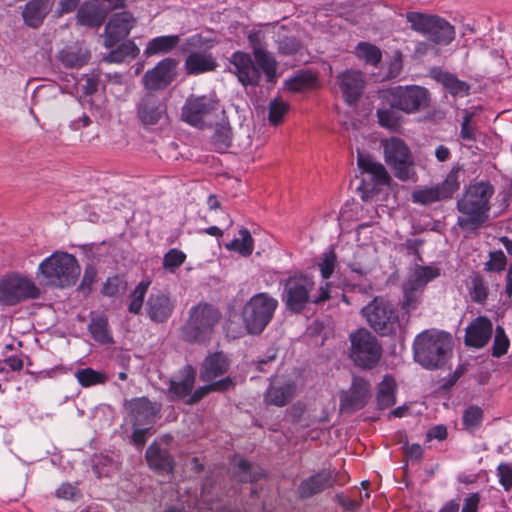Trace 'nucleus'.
<instances>
[{"instance_id": "obj_18", "label": "nucleus", "mask_w": 512, "mask_h": 512, "mask_svg": "<svg viewBox=\"0 0 512 512\" xmlns=\"http://www.w3.org/2000/svg\"><path fill=\"white\" fill-rule=\"evenodd\" d=\"M178 61L174 58H165L148 70L143 76L144 86L149 90H162L172 83L176 77Z\"/></svg>"}, {"instance_id": "obj_63", "label": "nucleus", "mask_w": 512, "mask_h": 512, "mask_svg": "<svg viewBox=\"0 0 512 512\" xmlns=\"http://www.w3.org/2000/svg\"><path fill=\"white\" fill-rule=\"evenodd\" d=\"M480 502V496L478 493H472L465 498V502L461 512H477L478 505Z\"/></svg>"}, {"instance_id": "obj_49", "label": "nucleus", "mask_w": 512, "mask_h": 512, "mask_svg": "<svg viewBox=\"0 0 512 512\" xmlns=\"http://www.w3.org/2000/svg\"><path fill=\"white\" fill-rule=\"evenodd\" d=\"M509 345L510 341L505 333L504 328L501 326H497L493 340L492 356L500 358L501 356L507 353Z\"/></svg>"}, {"instance_id": "obj_3", "label": "nucleus", "mask_w": 512, "mask_h": 512, "mask_svg": "<svg viewBox=\"0 0 512 512\" xmlns=\"http://www.w3.org/2000/svg\"><path fill=\"white\" fill-rule=\"evenodd\" d=\"M452 346L453 341L449 333L424 331L414 340V359L427 369L438 368L445 364Z\"/></svg>"}, {"instance_id": "obj_33", "label": "nucleus", "mask_w": 512, "mask_h": 512, "mask_svg": "<svg viewBox=\"0 0 512 512\" xmlns=\"http://www.w3.org/2000/svg\"><path fill=\"white\" fill-rule=\"evenodd\" d=\"M146 460L149 466L156 471L169 473L173 469V461L169 452L161 449L156 443L147 448Z\"/></svg>"}, {"instance_id": "obj_56", "label": "nucleus", "mask_w": 512, "mask_h": 512, "mask_svg": "<svg viewBox=\"0 0 512 512\" xmlns=\"http://www.w3.org/2000/svg\"><path fill=\"white\" fill-rule=\"evenodd\" d=\"M265 39H266V35L261 30L252 31L249 33L248 41L252 47L253 54L267 50Z\"/></svg>"}, {"instance_id": "obj_45", "label": "nucleus", "mask_w": 512, "mask_h": 512, "mask_svg": "<svg viewBox=\"0 0 512 512\" xmlns=\"http://www.w3.org/2000/svg\"><path fill=\"white\" fill-rule=\"evenodd\" d=\"M75 377L83 387H89L92 385L103 384L107 380V376L99 371L93 370L92 368L79 369L75 373Z\"/></svg>"}, {"instance_id": "obj_22", "label": "nucleus", "mask_w": 512, "mask_h": 512, "mask_svg": "<svg viewBox=\"0 0 512 512\" xmlns=\"http://www.w3.org/2000/svg\"><path fill=\"white\" fill-rule=\"evenodd\" d=\"M145 309L152 322L163 323L172 315L175 309V301L169 294L156 290L149 295Z\"/></svg>"}, {"instance_id": "obj_46", "label": "nucleus", "mask_w": 512, "mask_h": 512, "mask_svg": "<svg viewBox=\"0 0 512 512\" xmlns=\"http://www.w3.org/2000/svg\"><path fill=\"white\" fill-rule=\"evenodd\" d=\"M257 64L264 71L267 81L273 82L276 75L277 62L267 50L254 54Z\"/></svg>"}, {"instance_id": "obj_15", "label": "nucleus", "mask_w": 512, "mask_h": 512, "mask_svg": "<svg viewBox=\"0 0 512 512\" xmlns=\"http://www.w3.org/2000/svg\"><path fill=\"white\" fill-rule=\"evenodd\" d=\"M357 164L361 172L366 175L359 190L362 191V199L368 200L376 193L377 186L389 183L390 176L385 167L369 155L358 153Z\"/></svg>"}, {"instance_id": "obj_34", "label": "nucleus", "mask_w": 512, "mask_h": 512, "mask_svg": "<svg viewBox=\"0 0 512 512\" xmlns=\"http://www.w3.org/2000/svg\"><path fill=\"white\" fill-rule=\"evenodd\" d=\"M434 79L441 83L451 95L453 96H466L469 93V85L458 79L455 74L438 70L433 72Z\"/></svg>"}, {"instance_id": "obj_39", "label": "nucleus", "mask_w": 512, "mask_h": 512, "mask_svg": "<svg viewBox=\"0 0 512 512\" xmlns=\"http://www.w3.org/2000/svg\"><path fill=\"white\" fill-rule=\"evenodd\" d=\"M139 54V48L137 45L131 41L128 40L121 45H119L117 48L112 50L106 57L105 61L109 63H122L131 61L134 58H136Z\"/></svg>"}, {"instance_id": "obj_59", "label": "nucleus", "mask_w": 512, "mask_h": 512, "mask_svg": "<svg viewBox=\"0 0 512 512\" xmlns=\"http://www.w3.org/2000/svg\"><path fill=\"white\" fill-rule=\"evenodd\" d=\"M253 466L246 460H240L238 463V469L240 472L239 479L242 482H252L257 479L256 473H252Z\"/></svg>"}, {"instance_id": "obj_20", "label": "nucleus", "mask_w": 512, "mask_h": 512, "mask_svg": "<svg viewBox=\"0 0 512 512\" xmlns=\"http://www.w3.org/2000/svg\"><path fill=\"white\" fill-rule=\"evenodd\" d=\"M229 62L230 71L237 76L242 85L255 86L258 84L261 74L248 53L236 51L231 55Z\"/></svg>"}, {"instance_id": "obj_60", "label": "nucleus", "mask_w": 512, "mask_h": 512, "mask_svg": "<svg viewBox=\"0 0 512 512\" xmlns=\"http://www.w3.org/2000/svg\"><path fill=\"white\" fill-rule=\"evenodd\" d=\"M152 426H136L134 427V431L132 434V441L135 445L142 447L146 443V436L147 434H151Z\"/></svg>"}, {"instance_id": "obj_6", "label": "nucleus", "mask_w": 512, "mask_h": 512, "mask_svg": "<svg viewBox=\"0 0 512 512\" xmlns=\"http://www.w3.org/2000/svg\"><path fill=\"white\" fill-rule=\"evenodd\" d=\"M278 300L267 292L253 295L242 309V320L248 333L261 334L274 317Z\"/></svg>"}, {"instance_id": "obj_62", "label": "nucleus", "mask_w": 512, "mask_h": 512, "mask_svg": "<svg viewBox=\"0 0 512 512\" xmlns=\"http://www.w3.org/2000/svg\"><path fill=\"white\" fill-rule=\"evenodd\" d=\"M77 493V489L75 486L70 483H63L57 490L56 496L60 499L64 500H72L74 499Z\"/></svg>"}, {"instance_id": "obj_10", "label": "nucleus", "mask_w": 512, "mask_h": 512, "mask_svg": "<svg viewBox=\"0 0 512 512\" xmlns=\"http://www.w3.org/2000/svg\"><path fill=\"white\" fill-rule=\"evenodd\" d=\"M40 288L27 276L12 273L0 280V303L14 306L26 300L37 299Z\"/></svg>"}, {"instance_id": "obj_40", "label": "nucleus", "mask_w": 512, "mask_h": 512, "mask_svg": "<svg viewBox=\"0 0 512 512\" xmlns=\"http://www.w3.org/2000/svg\"><path fill=\"white\" fill-rule=\"evenodd\" d=\"M231 128L228 122L222 121L215 126L211 143L215 150L223 152L231 145Z\"/></svg>"}, {"instance_id": "obj_5", "label": "nucleus", "mask_w": 512, "mask_h": 512, "mask_svg": "<svg viewBox=\"0 0 512 512\" xmlns=\"http://www.w3.org/2000/svg\"><path fill=\"white\" fill-rule=\"evenodd\" d=\"M81 268L72 254L56 251L44 259L38 267V275L43 277L46 285L66 288L78 280Z\"/></svg>"}, {"instance_id": "obj_38", "label": "nucleus", "mask_w": 512, "mask_h": 512, "mask_svg": "<svg viewBox=\"0 0 512 512\" xmlns=\"http://www.w3.org/2000/svg\"><path fill=\"white\" fill-rule=\"evenodd\" d=\"M234 386V382L230 377L222 378L218 381L210 382L208 385L196 389L187 400L188 404H194L204 398L212 391L224 392Z\"/></svg>"}, {"instance_id": "obj_43", "label": "nucleus", "mask_w": 512, "mask_h": 512, "mask_svg": "<svg viewBox=\"0 0 512 512\" xmlns=\"http://www.w3.org/2000/svg\"><path fill=\"white\" fill-rule=\"evenodd\" d=\"M389 104H391L389 102ZM397 107L390 105L388 108H382L377 110V118L380 126L390 129L396 130L401 125V117L398 112Z\"/></svg>"}, {"instance_id": "obj_13", "label": "nucleus", "mask_w": 512, "mask_h": 512, "mask_svg": "<svg viewBox=\"0 0 512 512\" xmlns=\"http://www.w3.org/2000/svg\"><path fill=\"white\" fill-rule=\"evenodd\" d=\"M389 102L398 110L413 114L429 106V91L418 85L397 86L388 91Z\"/></svg>"}, {"instance_id": "obj_55", "label": "nucleus", "mask_w": 512, "mask_h": 512, "mask_svg": "<svg viewBox=\"0 0 512 512\" xmlns=\"http://www.w3.org/2000/svg\"><path fill=\"white\" fill-rule=\"evenodd\" d=\"M507 265V259L503 251L497 250L489 253V260L485 263V269L490 272H502Z\"/></svg>"}, {"instance_id": "obj_25", "label": "nucleus", "mask_w": 512, "mask_h": 512, "mask_svg": "<svg viewBox=\"0 0 512 512\" xmlns=\"http://www.w3.org/2000/svg\"><path fill=\"white\" fill-rule=\"evenodd\" d=\"M166 115V105L154 95H146L137 104V117L144 126L157 124Z\"/></svg>"}, {"instance_id": "obj_37", "label": "nucleus", "mask_w": 512, "mask_h": 512, "mask_svg": "<svg viewBox=\"0 0 512 512\" xmlns=\"http://www.w3.org/2000/svg\"><path fill=\"white\" fill-rule=\"evenodd\" d=\"M396 383L392 376L386 375L379 384L377 404L380 409H387L395 404Z\"/></svg>"}, {"instance_id": "obj_14", "label": "nucleus", "mask_w": 512, "mask_h": 512, "mask_svg": "<svg viewBox=\"0 0 512 512\" xmlns=\"http://www.w3.org/2000/svg\"><path fill=\"white\" fill-rule=\"evenodd\" d=\"M217 109V101L211 96H190L182 107L181 118L194 127L203 128L212 122Z\"/></svg>"}, {"instance_id": "obj_21", "label": "nucleus", "mask_w": 512, "mask_h": 512, "mask_svg": "<svg viewBox=\"0 0 512 512\" xmlns=\"http://www.w3.org/2000/svg\"><path fill=\"white\" fill-rule=\"evenodd\" d=\"M135 24L136 19L129 12L123 11L113 14L105 27V45L112 47L126 38Z\"/></svg>"}, {"instance_id": "obj_19", "label": "nucleus", "mask_w": 512, "mask_h": 512, "mask_svg": "<svg viewBox=\"0 0 512 512\" xmlns=\"http://www.w3.org/2000/svg\"><path fill=\"white\" fill-rule=\"evenodd\" d=\"M371 397L370 384L362 377H353L349 391L340 396V409L352 413L362 409Z\"/></svg>"}, {"instance_id": "obj_58", "label": "nucleus", "mask_w": 512, "mask_h": 512, "mask_svg": "<svg viewBox=\"0 0 512 512\" xmlns=\"http://www.w3.org/2000/svg\"><path fill=\"white\" fill-rule=\"evenodd\" d=\"M499 482L503 488L508 491L512 488V466L507 463H501L497 467Z\"/></svg>"}, {"instance_id": "obj_31", "label": "nucleus", "mask_w": 512, "mask_h": 512, "mask_svg": "<svg viewBox=\"0 0 512 512\" xmlns=\"http://www.w3.org/2000/svg\"><path fill=\"white\" fill-rule=\"evenodd\" d=\"M49 12V0H30L23 9L22 17L26 25L37 28Z\"/></svg>"}, {"instance_id": "obj_24", "label": "nucleus", "mask_w": 512, "mask_h": 512, "mask_svg": "<svg viewBox=\"0 0 512 512\" xmlns=\"http://www.w3.org/2000/svg\"><path fill=\"white\" fill-rule=\"evenodd\" d=\"M337 81L345 101L355 104L362 95L365 79L360 71L346 70L338 75Z\"/></svg>"}, {"instance_id": "obj_8", "label": "nucleus", "mask_w": 512, "mask_h": 512, "mask_svg": "<svg viewBox=\"0 0 512 512\" xmlns=\"http://www.w3.org/2000/svg\"><path fill=\"white\" fill-rule=\"evenodd\" d=\"M349 339V357L356 366L371 369L377 365L382 355V347L371 332L366 328H360L352 332Z\"/></svg>"}, {"instance_id": "obj_2", "label": "nucleus", "mask_w": 512, "mask_h": 512, "mask_svg": "<svg viewBox=\"0 0 512 512\" xmlns=\"http://www.w3.org/2000/svg\"><path fill=\"white\" fill-rule=\"evenodd\" d=\"M283 291L282 302L286 309L295 314L305 311L311 304H320L330 298L328 283L317 287L312 276L294 273L281 281Z\"/></svg>"}, {"instance_id": "obj_50", "label": "nucleus", "mask_w": 512, "mask_h": 512, "mask_svg": "<svg viewBox=\"0 0 512 512\" xmlns=\"http://www.w3.org/2000/svg\"><path fill=\"white\" fill-rule=\"evenodd\" d=\"M78 22L89 27H98L101 25L102 16L90 6L81 7L77 12Z\"/></svg>"}, {"instance_id": "obj_1", "label": "nucleus", "mask_w": 512, "mask_h": 512, "mask_svg": "<svg viewBox=\"0 0 512 512\" xmlns=\"http://www.w3.org/2000/svg\"><path fill=\"white\" fill-rule=\"evenodd\" d=\"M493 195L494 187L488 181L475 182L465 188L456 203L457 225L461 230L472 233L484 226L489 220Z\"/></svg>"}, {"instance_id": "obj_47", "label": "nucleus", "mask_w": 512, "mask_h": 512, "mask_svg": "<svg viewBox=\"0 0 512 512\" xmlns=\"http://www.w3.org/2000/svg\"><path fill=\"white\" fill-rule=\"evenodd\" d=\"M356 54L359 58H363L367 63L376 66L382 57L380 49L370 43L360 42L356 47Z\"/></svg>"}, {"instance_id": "obj_27", "label": "nucleus", "mask_w": 512, "mask_h": 512, "mask_svg": "<svg viewBox=\"0 0 512 512\" xmlns=\"http://www.w3.org/2000/svg\"><path fill=\"white\" fill-rule=\"evenodd\" d=\"M230 362L223 352H214L209 354L203 361L200 368V380L204 382H214L217 377L224 375L229 369Z\"/></svg>"}, {"instance_id": "obj_51", "label": "nucleus", "mask_w": 512, "mask_h": 512, "mask_svg": "<svg viewBox=\"0 0 512 512\" xmlns=\"http://www.w3.org/2000/svg\"><path fill=\"white\" fill-rule=\"evenodd\" d=\"M288 104L281 99H274L269 103L268 120L272 125H278L282 122L284 115L288 111Z\"/></svg>"}, {"instance_id": "obj_9", "label": "nucleus", "mask_w": 512, "mask_h": 512, "mask_svg": "<svg viewBox=\"0 0 512 512\" xmlns=\"http://www.w3.org/2000/svg\"><path fill=\"white\" fill-rule=\"evenodd\" d=\"M361 312L369 326L381 336L396 333L400 326L397 311L382 298H374Z\"/></svg>"}, {"instance_id": "obj_17", "label": "nucleus", "mask_w": 512, "mask_h": 512, "mask_svg": "<svg viewBox=\"0 0 512 512\" xmlns=\"http://www.w3.org/2000/svg\"><path fill=\"white\" fill-rule=\"evenodd\" d=\"M124 409L134 427L152 426L161 410V405L150 401L147 397H136L126 400Z\"/></svg>"}, {"instance_id": "obj_23", "label": "nucleus", "mask_w": 512, "mask_h": 512, "mask_svg": "<svg viewBox=\"0 0 512 512\" xmlns=\"http://www.w3.org/2000/svg\"><path fill=\"white\" fill-rule=\"evenodd\" d=\"M296 385L291 380L275 377L271 380L264 395V402L267 405L283 407L294 397Z\"/></svg>"}, {"instance_id": "obj_54", "label": "nucleus", "mask_w": 512, "mask_h": 512, "mask_svg": "<svg viewBox=\"0 0 512 512\" xmlns=\"http://www.w3.org/2000/svg\"><path fill=\"white\" fill-rule=\"evenodd\" d=\"M186 259V255L178 250V249H170L163 258V267L170 271L174 272L178 267H180Z\"/></svg>"}, {"instance_id": "obj_26", "label": "nucleus", "mask_w": 512, "mask_h": 512, "mask_svg": "<svg viewBox=\"0 0 512 512\" xmlns=\"http://www.w3.org/2000/svg\"><path fill=\"white\" fill-rule=\"evenodd\" d=\"M492 332L493 325L490 319L479 316L467 326L465 344L475 348H482L489 342Z\"/></svg>"}, {"instance_id": "obj_30", "label": "nucleus", "mask_w": 512, "mask_h": 512, "mask_svg": "<svg viewBox=\"0 0 512 512\" xmlns=\"http://www.w3.org/2000/svg\"><path fill=\"white\" fill-rule=\"evenodd\" d=\"M334 483L329 472L322 471L305 479L299 486L298 491L301 498H309L323 490L331 487Z\"/></svg>"}, {"instance_id": "obj_44", "label": "nucleus", "mask_w": 512, "mask_h": 512, "mask_svg": "<svg viewBox=\"0 0 512 512\" xmlns=\"http://www.w3.org/2000/svg\"><path fill=\"white\" fill-rule=\"evenodd\" d=\"M149 285V281L142 280L130 293V303L128 305V311L130 313L139 314L141 312Z\"/></svg>"}, {"instance_id": "obj_36", "label": "nucleus", "mask_w": 512, "mask_h": 512, "mask_svg": "<svg viewBox=\"0 0 512 512\" xmlns=\"http://www.w3.org/2000/svg\"><path fill=\"white\" fill-rule=\"evenodd\" d=\"M180 42L179 35L159 36L151 39L144 51L146 56L168 53L172 51Z\"/></svg>"}, {"instance_id": "obj_12", "label": "nucleus", "mask_w": 512, "mask_h": 512, "mask_svg": "<svg viewBox=\"0 0 512 512\" xmlns=\"http://www.w3.org/2000/svg\"><path fill=\"white\" fill-rule=\"evenodd\" d=\"M439 276L440 268L436 265H416L403 284V308L408 312L414 310L425 286Z\"/></svg>"}, {"instance_id": "obj_4", "label": "nucleus", "mask_w": 512, "mask_h": 512, "mask_svg": "<svg viewBox=\"0 0 512 512\" xmlns=\"http://www.w3.org/2000/svg\"><path fill=\"white\" fill-rule=\"evenodd\" d=\"M221 318L220 310L210 303L200 302L192 306L182 327L183 339L189 343L207 342Z\"/></svg>"}, {"instance_id": "obj_29", "label": "nucleus", "mask_w": 512, "mask_h": 512, "mask_svg": "<svg viewBox=\"0 0 512 512\" xmlns=\"http://www.w3.org/2000/svg\"><path fill=\"white\" fill-rule=\"evenodd\" d=\"M217 62L211 53L205 51H194L189 53L185 60V69L189 75H199L205 72L214 71Z\"/></svg>"}, {"instance_id": "obj_64", "label": "nucleus", "mask_w": 512, "mask_h": 512, "mask_svg": "<svg viewBox=\"0 0 512 512\" xmlns=\"http://www.w3.org/2000/svg\"><path fill=\"white\" fill-rule=\"evenodd\" d=\"M120 284V280L117 277L109 278L103 286V294L110 297L116 295L119 292Z\"/></svg>"}, {"instance_id": "obj_42", "label": "nucleus", "mask_w": 512, "mask_h": 512, "mask_svg": "<svg viewBox=\"0 0 512 512\" xmlns=\"http://www.w3.org/2000/svg\"><path fill=\"white\" fill-rule=\"evenodd\" d=\"M483 421V410L479 406L471 405L466 408L462 416L463 429L474 433L479 429Z\"/></svg>"}, {"instance_id": "obj_11", "label": "nucleus", "mask_w": 512, "mask_h": 512, "mask_svg": "<svg viewBox=\"0 0 512 512\" xmlns=\"http://www.w3.org/2000/svg\"><path fill=\"white\" fill-rule=\"evenodd\" d=\"M384 158L393 170L394 176L402 181H407L415 175L413 159L406 143L397 137H391L382 142Z\"/></svg>"}, {"instance_id": "obj_61", "label": "nucleus", "mask_w": 512, "mask_h": 512, "mask_svg": "<svg viewBox=\"0 0 512 512\" xmlns=\"http://www.w3.org/2000/svg\"><path fill=\"white\" fill-rule=\"evenodd\" d=\"M85 83L82 85V92L84 95H91L98 89L99 79L96 75H86L84 77Z\"/></svg>"}, {"instance_id": "obj_53", "label": "nucleus", "mask_w": 512, "mask_h": 512, "mask_svg": "<svg viewBox=\"0 0 512 512\" xmlns=\"http://www.w3.org/2000/svg\"><path fill=\"white\" fill-rule=\"evenodd\" d=\"M336 262L337 257L334 250L329 249L322 254L318 267L320 269L321 276L324 279L331 277L334 272Z\"/></svg>"}, {"instance_id": "obj_28", "label": "nucleus", "mask_w": 512, "mask_h": 512, "mask_svg": "<svg viewBox=\"0 0 512 512\" xmlns=\"http://www.w3.org/2000/svg\"><path fill=\"white\" fill-rule=\"evenodd\" d=\"M195 374L194 368L188 365L170 380L169 392L172 399H182L190 395L195 384Z\"/></svg>"}, {"instance_id": "obj_7", "label": "nucleus", "mask_w": 512, "mask_h": 512, "mask_svg": "<svg viewBox=\"0 0 512 512\" xmlns=\"http://www.w3.org/2000/svg\"><path fill=\"white\" fill-rule=\"evenodd\" d=\"M405 17L413 31L425 35L434 44L447 46L455 39L454 26L438 15L411 11Z\"/></svg>"}, {"instance_id": "obj_41", "label": "nucleus", "mask_w": 512, "mask_h": 512, "mask_svg": "<svg viewBox=\"0 0 512 512\" xmlns=\"http://www.w3.org/2000/svg\"><path fill=\"white\" fill-rule=\"evenodd\" d=\"M228 250L237 251L242 256H250L253 252V238L248 229L242 228L239 231V238L233 239L226 245Z\"/></svg>"}, {"instance_id": "obj_16", "label": "nucleus", "mask_w": 512, "mask_h": 512, "mask_svg": "<svg viewBox=\"0 0 512 512\" xmlns=\"http://www.w3.org/2000/svg\"><path fill=\"white\" fill-rule=\"evenodd\" d=\"M459 172L460 168H453L442 183L414 190L411 194L412 202L429 205L451 198L460 187Z\"/></svg>"}, {"instance_id": "obj_52", "label": "nucleus", "mask_w": 512, "mask_h": 512, "mask_svg": "<svg viewBox=\"0 0 512 512\" xmlns=\"http://www.w3.org/2000/svg\"><path fill=\"white\" fill-rule=\"evenodd\" d=\"M471 299L476 303H483L488 297V288L481 276H474L471 279Z\"/></svg>"}, {"instance_id": "obj_32", "label": "nucleus", "mask_w": 512, "mask_h": 512, "mask_svg": "<svg viewBox=\"0 0 512 512\" xmlns=\"http://www.w3.org/2000/svg\"><path fill=\"white\" fill-rule=\"evenodd\" d=\"M88 331L90 332L91 337L100 344L113 343L108 318L103 314L91 313Z\"/></svg>"}, {"instance_id": "obj_48", "label": "nucleus", "mask_w": 512, "mask_h": 512, "mask_svg": "<svg viewBox=\"0 0 512 512\" xmlns=\"http://www.w3.org/2000/svg\"><path fill=\"white\" fill-rule=\"evenodd\" d=\"M316 78L312 74H300L286 81V88L292 92H300L312 88Z\"/></svg>"}, {"instance_id": "obj_35", "label": "nucleus", "mask_w": 512, "mask_h": 512, "mask_svg": "<svg viewBox=\"0 0 512 512\" xmlns=\"http://www.w3.org/2000/svg\"><path fill=\"white\" fill-rule=\"evenodd\" d=\"M57 59L66 68L79 69L88 63L90 53L82 48L63 49L58 53Z\"/></svg>"}, {"instance_id": "obj_57", "label": "nucleus", "mask_w": 512, "mask_h": 512, "mask_svg": "<svg viewBox=\"0 0 512 512\" xmlns=\"http://www.w3.org/2000/svg\"><path fill=\"white\" fill-rule=\"evenodd\" d=\"M471 120L472 114L466 113L463 117L460 130V138L464 141L476 140V130L475 127L471 125Z\"/></svg>"}]
</instances>
